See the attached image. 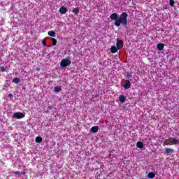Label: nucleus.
Here are the masks:
<instances>
[{
    "label": "nucleus",
    "instance_id": "f257e3e1",
    "mask_svg": "<svg viewBox=\"0 0 179 179\" xmlns=\"http://www.w3.org/2000/svg\"><path fill=\"white\" fill-rule=\"evenodd\" d=\"M110 18L111 20H115L114 22L115 26L116 27H120L121 24L123 27L127 26L128 24V13L127 12H123L118 17V14L113 13L110 15Z\"/></svg>",
    "mask_w": 179,
    "mask_h": 179
},
{
    "label": "nucleus",
    "instance_id": "f03ea898",
    "mask_svg": "<svg viewBox=\"0 0 179 179\" xmlns=\"http://www.w3.org/2000/svg\"><path fill=\"white\" fill-rule=\"evenodd\" d=\"M173 145H179V141L178 139L176 138H169L168 139H166L164 141V146H171Z\"/></svg>",
    "mask_w": 179,
    "mask_h": 179
},
{
    "label": "nucleus",
    "instance_id": "7ed1b4c3",
    "mask_svg": "<svg viewBox=\"0 0 179 179\" xmlns=\"http://www.w3.org/2000/svg\"><path fill=\"white\" fill-rule=\"evenodd\" d=\"M71 64V62L69 59H63L60 62V66L62 68H66V66H69Z\"/></svg>",
    "mask_w": 179,
    "mask_h": 179
},
{
    "label": "nucleus",
    "instance_id": "20e7f679",
    "mask_svg": "<svg viewBox=\"0 0 179 179\" xmlns=\"http://www.w3.org/2000/svg\"><path fill=\"white\" fill-rule=\"evenodd\" d=\"M13 118H17V120H22V118H24V114L22 112H16L13 115Z\"/></svg>",
    "mask_w": 179,
    "mask_h": 179
},
{
    "label": "nucleus",
    "instance_id": "39448f33",
    "mask_svg": "<svg viewBox=\"0 0 179 179\" xmlns=\"http://www.w3.org/2000/svg\"><path fill=\"white\" fill-rule=\"evenodd\" d=\"M66 12H68V8H66V7H65V6H62V7H60V8H59V13H60L62 15H65V13H66Z\"/></svg>",
    "mask_w": 179,
    "mask_h": 179
},
{
    "label": "nucleus",
    "instance_id": "423d86ee",
    "mask_svg": "<svg viewBox=\"0 0 179 179\" xmlns=\"http://www.w3.org/2000/svg\"><path fill=\"white\" fill-rule=\"evenodd\" d=\"M170 153H174V150L171 148H165L164 155H170Z\"/></svg>",
    "mask_w": 179,
    "mask_h": 179
},
{
    "label": "nucleus",
    "instance_id": "0eeeda50",
    "mask_svg": "<svg viewBox=\"0 0 179 179\" xmlns=\"http://www.w3.org/2000/svg\"><path fill=\"white\" fill-rule=\"evenodd\" d=\"M124 87V89H131V81H129V80H126Z\"/></svg>",
    "mask_w": 179,
    "mask_h": 179
},
{
    "label": "nucleus",
    "instance_id": "6e6552de",
    "mask_svg": "<svg viewBox=\"0 0 179 179\" xmlns=\"http://www.w3.org/2000/svg\"><path fill=\"white\" fill-rule=\"evenodd\" d=\"M121 44H122V41L120 40V38H117L116 43L117 50H121Z\"/></svg>",
    "mask_w": 179,
    "mask_h": 179
},
{
    "label": "nucleus",
    "instance_id": "1a4fd4ad",
    "mask_svg": "<svg viewBox=\"0 0 179 179\" xmlns=\"http://www.w3.org/2000/svg\"><path fill=\"white\" fill-rule=\"evenodd\" d=\"M91 132L93 134H96V132H99V127L94 126L91 128Z\"/></svg>",
    "mask_w": 179,
    "mask_h": 179
},
{
    "label": "nucleus",
    "instance_id": "9d476101",
    "mask_svg": "<svg viewBox=\"0 0 179 179\" xmlns=\"http://www.w3.org/2000/svg\"><path fill=\"white\" fill-rule=\"evenodd\" d=\"M157 49H158L159 51H163V50H164V44H163V43H159V44L157 45Z\"/></svg>",
    "mask_w": 179,
    "mask_h": 179
},
{
    "label": "nucleus",
    "instance_id": "9b49d317",
    "mask_svg": "<svg viewBox=\"0 0 179 179\" xmlns=\"http://www.w3.org/2000/svg\"><path fill=\"white\" fill-rule=\"evenodd\" d=\"M119 100H120V103H125L126 98L124 95H120L119 96Z\"/></svg>",
    "mask_w": 179,
    "mask_h": 179
},
{
    "label": "nucleus",
    "instance_id": "f8f14e48",
    "mask_svg": "<svg viewBox=\"0 0 179 179\" xmlns=\"http://www.w3.org/2000/svg\"><path fill=\"white\" fill-rule=\"evenodd\" d=\"M35 141H36V143H41V142H43V138H41V136H37L35 138Z\"/></svg>",
    "mask_w": 179,
    "mask_h": 179
},
{
    "label": "nucleus",
    "instance_id": "ddd939ff",
    "mask_svg": "<svg viewBox=\"0 0 179 179\" xmlns=\"http://www.w3.org/2000/svg\"><path fill=\"white\" fill-rule=\"evenodd\" d=\"M137 148H138V149H143V143L138 141L136 144Z\"/></svg>",
    "mask_w": 179,
    "mask_h": 179
},
{
    "label": "nucleus",
    "instance_id": "4468645a",
    "mask_svg": "<svg viewBox=\"0 0 179 179\" xmlns=\"http://www.w3.org/2000/svg\"><path fill=\"white\" fill-rule=\"evenodd\" d=\"M110 52H112V54H115V52H117V47L112 46L110 48Z\"/></svg>",
    "mask_w": 179,
    "mask_h": 179
},
{
    "label": "nucleus",
    "instance_id": "2eb2a0df",
    "mask_svg": "<svg viewBox=\"0 0 179 179\" xmlns=\"http://www.w3.org/2000/svg\"><path fill=\"white\" fill-rule=\"evenodd\" d=\"M48 36L50 37H55V32L54 31H49L48 32Z\"/></svg>",
    "mask_w": 179,
    "mask_h": 179
},
{
    "label": "nucleus",
    "instance_id": "dca6fc26",
    "mask_svg": "<svg viewBox=\"0 0 179 179\" xmlns=\"http://www.w3.org/2000/svg\"><path fill=\"white\" fill-rule=\"evenodd\" d=\"M13 83H16V85H17V83H20V78H14L13 79Z\"/></svg>",
    "mask_w": 179,
    "mask_h": 179
},
{
    "label": "nucleus",
    "instance_id": "f3484780",
    "mask_svg": "<svg viewBox=\"0 0 179 179\" xmlns=\"http://www.w3.org/2000/svg\"><path fill=\"white\" fill-rule=\"evenodd\" d=\"M155 177H156V174H155V173L150 172L148 173V178H155Z\"/></svg>",
    "mask_w": 179,
    "mask_h": 179
},
{
    "label": "nucleus",
    "instance_id": "a211bd4d",
    "mask_svg": "<svg viewBox=\"0 0 179 179\" xmlns=\"http://www.w3.org/2000/svg\"><path fill=\"white\" fill-rule=\"evenodd\" d=\"M73 13H75V15H78L79 13V8H74L72 10Z\"/></svg>",
    "mask_w": 179,
    "mask_h": 179
},
{
    "label": "nucleus",
    "instance_id": "6ab92c4d",
    "mask_svg": "<svg viewBox=\"0 0 179 179\" xmlns=\"http://www.w3.org/2000/svg\"><path fill=\"white\" fill-rule=\"evenodd\" d=\"M61 90H62L61 87H58V86L55 87V92H56V93H59V92H61Z\"/></svg>",
    "mask_w": 179,
    "mask_h": 179
},
{
    "label": "nucleus",
    "instance_id": "aec40b11",
    "mask_svg": "<svg viewBox=\"0 0 179 179\" xmlns=\"http://www.w3.org/2000/svg\"><path fill=\"white\" fill-rule=\"evenodd\" d=\"M52 45H57V40L54 38H52Z\"/></svg>",
    "mask_w": 179,
    "mask_h": 179
},
{
    "label": "nucleus",
    "instance_id": "412c9836",
    "mask_svg": "<svg viewBox=\"0 0 179 179\" xmlns=\"http://www.w3.org/2000/svg\"><path fill=\"white\" fill-rule=\"evenodd\" d=\"M44 47H47V39L46 38H44L42 41Z\"/></svg>",
    "mask_w": 179,
    "mask_h": 179
},
{
    "label": "nucleus",
    "instance_id": "4be33fe9",
    "mask_svg": "<svg viewBox=\"0 0 179 179\" xmlns=\"http://www.w3.org/2000/svg\"><path fill=\"white\" fill-rule=\"evenodd\" d=\"M175 1L174 0H169V5L171 6H174Z\"/></svg>",
    "mask_w": 179,
    "mask_h": 179
},
{
    "label": "nucleus",
    "instance_id": "5701e85b",
    "mask_svg": "<svg viewBox=\"0 0 179 179\" xmlns=\"http://www.w3.org/2000/svg\"><path fill=\"white\" fill-rule=\"evenodd\" d=\"M1 72H6V68L2 66V67H1Z\"/></svg>",
    "mask_w": 179,
    "mask_h": 179
},
{
    "label": "nucleus",
    "instance_id": "b1692460",
    "mask_svg": "<svg viewBox=\"0 0 179 179\" xmlns=\"http://www.w3.org/2000/svg\"><path fill=\"white\" fill-rule=\"evenodd\" d=\"M14 174L15 176H17V174H20V171L14 172Z\"/></svg>",
    "mask_w": 179,
    "mask_h": 179
},
{
    "label": "nucleus",
    "instance_id": "393cba45",
    "mask_svg": "<svg viewBox=\"0 0 179 179\" xmlns=\"http://www.w3.org/2000/svg\"><path fill=\"white\" fill-rule=\"evenodd\" d=\"M8 97H13V94H8Z\"/></svg>",
    "mask_w": 179,
    "mask_h": 179
},
{
    "label": "nucleus",
    "instance_id": "a878e982",
    "mask_svg": "<svg viewBox=\"0 0 179 179\" xmlns=\"http://www.w3.org/2000/svg\"><path fill=\"white\" fill-rule=\"evenodd\" d=\"M129 76H131V75H129Z\"/></svg>",
    "mask_w": 179,
    "mask_h": 179
}]
</instances>
